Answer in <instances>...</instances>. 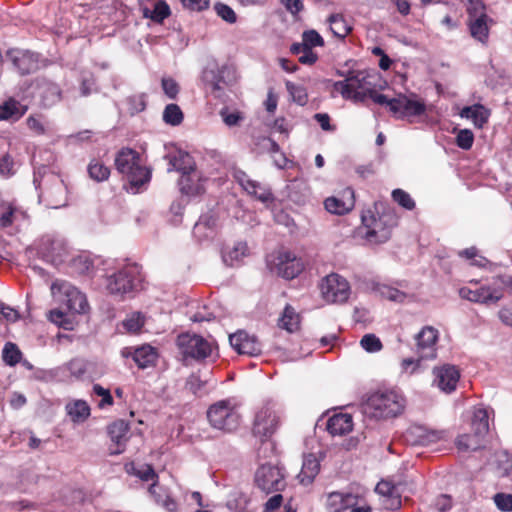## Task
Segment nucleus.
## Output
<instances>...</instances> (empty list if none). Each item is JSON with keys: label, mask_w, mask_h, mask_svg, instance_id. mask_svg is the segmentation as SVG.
<instances>
[{"label": "nucleus", "mask_w": 512, "mask_h": 512, "mask_svg": "<svg viewBox=\"0 0 512 512\" xmlns=\"http://www.w3.org/2000/svg\"><path fill=\"white\" fill-rule=\"evenodd\" d=\"M362 225L358 228V235L370 245L382 244L391 237L396 218L392 212L373 213L368 210L361 216Z\"/></svg>", "instance_id": "nucleus-1"}, {"label": "nucleus", "mask_w": 512, "mask_h": 512, "mask_svg": "<svg viewBox=\"0 0 512 512\" xmlns=\"http://www.w3.org/2000/svg\"><path fill=\"white\" fill-rule=\"evenodd\" d=\"M33 183L36 189L43 188L39 195L40 201H45L51 208H60L66 204V187L59 176L50 171V167L41 164L34 168Z\"/></svg>", "instance_id": "nucleus-2"}, {"label": "nucleus", "mask_w": 512, "mask_h": 512, "mask_svg": "<svg viewBox=\"0 0 512 512\" xmlns=\"http://www.w3.org/2000/svg\"><path fill=\"white\" fill-rule=\"evenodd\" d=\"M333 90L354 103H364L368 98L374 102L375 95H381L364 71L351 72L344 80L334 82Z\"/></svg>", "instance_id": "nucleus-3"}, {"label": "nucleus", "mask_w": 512, "mask_h": 512, "mask_svg": "<svg viewBox=\"0 0 512 512\" xmlns=\"http://www.w3.org/2000/svg\"><path fill=\"white\" fill-rule=\"evenodd\" d=\"M404 407V397L394 390L374 392L363 404L364 413L377 419L396 417L402 413Z\"/></svg>", "instance_id": "nucleus-4"}, {"label": "nucleus", "mask_w": 512, "mask_h": 512, "mask_svg": "<svg viewBox=\"0 0 512 512\" xmlns=\"http://www.w3.org/2000/svg\"><path fill=\"white\" fill-rule=\"evenodd\" d=\"M176 346L184 361H203L211 357L217 349L214 341L194 333H182L178 335Z\"/></svg>", "instance_id": "nucleus-5"}, {"label": "nucleus", "mask_w": 512, "mask_h": 512, "mask_svg": "<svg viewBox=\"0 0 512 512\" xmlns=\"http://www.w3.org/2000/svg\"><path fill=\"white\" fill-rule=\"evenodd\" d=\"M179 174L178 185L183 195L188 197L198 196L204 193V181L196 162H168L167 172Z\"/></svg>", "instance_id": "nucleus-6"}, {"label": "nucleus", "mask_w": 512, "mask_h": 512, "mask_svg": "<svg viewBox=\"0 0 512 512\" xmlns=\"http://www.w3.org/2000/svg\"><path fill=\"white\" fill-rule=\"evenodd\" d=\"M374 102L379 105L387 106L390 112L399 119L421 116L426 111L425 103L418 100L416 96L411 98L400 94L395 98L389 99L384 94L375 95Z\"/></svg>", "instance_id": "nucleus-7"}, {"label": "nucleus", "mask_w": 512, "mask_h": 512, "mask_svg": "<svg viewBox=\"0 0 512 512\" xmlns=\"http://www.w3.org/2000/svg\"><path fill=\"white\" fill-rule=\"evenodd\" d=\"M140 283L141 277L138 266L127 265L107 277L106 288L113 295L123 296L136 290Z\"/></svg>", "instance_id": "nucleus-8"}, {"label": "nucleus", "mask_w": 512, "mask_h": 512, "mask_svg": "<svg viewBox=\"0 0 512 512\" xmlns=\"http://www.w3.org/2000/svg\"><path fill=\"white\" fill-rule=\"evenodd\" d=\"M53 297L73 313H86L89 305L86 296L66 281H55L51 285Z\"/></svg>", "instance_id": "nucleus-9"}, {"label": "nucleus", "mask_w": 512, "mask_h": 512, "mask_svg": "<svg viewBox=\"0 0 512 512\" xmlns=\"http://www.w3.org/2000/svg\"><path fill=\"white\" fill-rule=\"evenodd\" d=\"M280 413L279 405L276 402L266 401L256 412L253 433L265 439L271 437L280 425Z\"/></svg>", "instance_id": "nucleus-10"}, {"label": "nucleus", "mask_w": 512, "mask_h": 512, "mask_svg": "<svg viewBox=\"0 0 512 512\" xmlns=\"http://www.w3.org/2000/svg\"><path fill=\"white\" fill-rule=\"evenodd\" d=\"M207 418L213 428L225 432L234 431L239 424V415L229 400H221L211 405Z\"/></svg>", "instance_id": "nucleus-11"}, {"label": "nucleus", "mask_w": 512, "mask_h": 512, "mask_svg": "<svg viewBox=\"0 0 512 512\" xmlns=\"http://www.w3.org/2000/svg\"><path fill=\"white\" fill-rule=\"evenodd\" d=\"M6 58L22 76L35 73L49 64L48 59L44 58L41 54L19 48L7 50Z\"/></svg>", "instance_id": "nucleus-12"}, {"label": "nucleus", "mask_w": 512, "mask_h": 512, "mask_svg": "<svg viewBox=\"0 0 512 512\" xmlns=\"http://www.w3.org/2000/svg\"><path fill=\"white\" fill-rule=\"evenodd\" d=\"M322 298L331 304L345 303L351 294L349 282L337 273L325 276L320 283Z\"/></svg>", "instance_id": "nucleus-13"}, {"label": "nucleus", "mask_w": 512, "mask_h": 512, "mask_svg": "<svg viewBox=\"0 0 512 512\" xmlns=\"http://www.w3.org/2000/svg\"><path fill=\"white\" fill-rule=\"evenodd\" d=\"M116 168L127 180L128 191L134 194L150 182L152 169L143 162H116Z\"/></svg>", "instance_id": "nucleus-14"}, {"label": "nucleus", "mask_w": 512, "mask_h": 512, "mask_svg": "<svg viewBox=\"0 0 512 512\" xmlns=\"http://www.w3.org/2000/svg\"><path fill=\"white\" fill-rule=\"evenodd\" d=\"M255 483L267 494L281 491L286 486L284 470L277 465L263 464L255 473Z\"/></svg>", "instance_id": "nucleus-15"}, {"label": "nucleus", "mask_w": 512, "mask_h": 512, "mask_svg": "<svg viewBox=\"0 0 512 512\" xmlns=\"http://www.w3.org/2000/svg\"><path fill=\"white\" fill-rule=\"evenodd\" d=\"M228 73L229 67L227 65H220L215 60L209 61L201 75L205 90L215 98H220L226 85L225 77Z\"/></svg>", "instance_id": "nucleus-16"}, {"label": "nucleus", "mask_w": 512, "mask_h": 512, "mask_svg": "<svg viewBox=\"0 0 512 512\" xmlns=\"http://www.w3.org/2000/svg\"><path fill=\"white\" fill-rule=\"evenodd\" d=\"M328 512H372L371 507L357 494L332 492L327 501Z\"/></svg>", "instance_id": "nucleus-17"}, {"label": "nucleus", "mask_w": 512, "mask_h": 512, "mask_svg": "<svg viewBox=\"0 0 512 512\" xmlns=\"http://www.w3.org/2000/svg\"><path fill=\"white\" fill-rule=\"evenodd\" d=\"M35 249L39 258L54 266L61 264L67 254L65 242L48 235L36 243Z\"/></svg>", "instance_id": "nucleus-18"}, {"label": "nucleus", "mask_w": 512, "mask_h": 512, "mask_svg": "<svg viewBox=\"0 0 512 512\" xmlns=\"http://www.w3.org/2000/svg\"><path fill=\"white\" fill-rule=\"evenodd\" d=\"M270 270L285 279H293L303 270L301 259L291 252H279L272 260H268Z\"/></svg>", "instance_id": "nucleus-19"}, {"label": "nucleus", "mask_w": 512, "mask_h": 512, "mask_svg": "<svg viewBox=\"0 0 512 512\" xmlns=\"http://www.w3.org/2000/svg\"><path fill=\"white\" fill-rule=\"evenodd\" d=\"M459 295L461 298L471 302L486 305L495 304L503 297L501 289L495 284L475 288L462 287L459 290Z\"/></svg>", "instance_id": "nucleus-20"}, {"label": "nucleus", "mask_w": 512, "mask_h": 512, "mask_svg": "<svg viewBox=\"0 0 512 512\" xmlns=\"http://www.w3.org/2000/svg\"><path fill=\"white\" fill-rule=\"evenodd\" d=\"M438 340V331L431 327L426 326L416 334L415 351L420 359H434L436 357V343Z\"/></svg>", "instance_id": "nucleus-21"}, {"label": "nucleus", "mask_w": 512, "mask_h": 512, "mask_svg": "<svg viewBox=\"0 0 512 512\" xmlns=\"http://www.w3.org/2000/svg\"><path fill=\"white\" fill-rule=\"evenodd\" d=\"M229 342L238 354L254 357L262 353V345L257 337L245 331H238L230 335Z\"/></svg>", "instance_id": "nucleus-22"}, {"label": "nucleus", "mask_w": 512, "mask_h": 512, "mask_svg": "<svg viewBox=\"0 0 512 512\" xmlns=\"http://www.w3.org/2000/svg\"><path fill=\"white\" fill-rule=\"evenodd\" d=\"M434 380L433 384L437 386L442 392L447 394L453 392L460 378L459 370L450 364L434 367L433 369Z\"/></svg>", "instance_id": "nucleus-23"}, {"label": "nucleus", "mask_w": 512, "mask_h": 512, "mask_svg": "<svg viewBox=\"0 0 512 512\" xmlns=\"http://www.w3.org/2000/svg\"><path fill=\"white\" fill-rule=\"evenodd\" d=\"M234 177L248 194L254 196L262 203L268 204L274 200L270 188L255 180H252L245 172L235 171Z\"/></svg>", "instance_id": "nucleus-24"}, {"label": "nucleus", "mask_w": 512, "mask_h": 512, "mask_svg": "<svg viewBox=\"0 0 512 512\" xmlns=\"http://www.w3.org/2000/svg\"><path fill=\"white\" fill-rule=\"evenodd\" d=\"M121 355L124 358L131 357L140 369L154 365L158 357L156 349L148 344L137 348L126 347L121 351Z\"/></svg>", "instance_id": "nucleus-25"}, {"label": "nucleus", "mask_w": 512, "mask_h": 512, "mask_svg": "<svg viewBox=\"0 0 512 512\" xmlns=\"http://www.w3.org/2000/svg\"><path fill=\"white\" fill-rule=\"evenodd\" d=\"M445 436L444 431L430 430L421 425L411 426L406 433L407 440L413 445L427 446L438 442Z\"/></svg>", "instance_id": "nucleus-26"}, {"label": "nucleus", "mask_w": 512, "mask_h": 512, "mask_svg": "<svg viewBox=\"0 0 512 512\" xmlns=\"http://www.w3.org/2000/svg\"><path fill=\"white\" fill-rule=\"evenodd\" d=\"M129 429V424L124 420H117L108 426V435L115 444V448H109L110 455H119L125 451Z\"/></svg>", "instance_id": "nucleus-27"}, {"label": "nucleus", "mask_w": 512, "mask_h": 512, "mask_svg": "<svg viewBox=\"0 0 512 512\" xmlns=\"http://www.w3.org/2000/svg\"><path fill=\"white\" fill-rule=\"evenodd\" d=\"M354 203V191L351 188H346L342 197H328L324 201V207L331 214L344 215L352 210Z\"/></svg>", "instance_id": "nucleus-28"}, {"label": "nucleus", "mask_w": 512, "mask_h": 512, "mask_svg": "<svg viewBox=\"0 0 512 512\" xmlns=\"http://www.w3.org/2000/svg\"><path fill=\"white\" fill-rule=\"evenodd\" d=\"M35 83L37 94L45 107H50L60 101L61 89L56 83L45 78H39Z\"/></svg>", "instance_id": "nucleus-29"}, {"label": "nucleus", "mask_w": 512, "mask_h": 512, "mask_svg": "<svg viewBox=\"0 0 512 512\" xmlns=\"http://www.w3.org/2000/svg\"><path fill=\"white\" fill-rule=\"evenodd\" d=\"M167 153L163 157L164 160H197L199 158H211L214 159L219 156V153L216 150H205V154H201L200 151H192L189 152L185 149H182L176 144H171L166 147Z\"/></svg>", "instance_id": "nucleus-30"}, {"label": "nucleus", "mask_w": 512, "mask_h": 512, "mask_svg": "<svg viewBox=\"0 0 512 512\" xmlns=\"http://www.w3.org/2000/svg\"><path fill=\"white\" fill-rule=\"evenodd\" d=\"M494 21L490 17L467 20V27L471 37L483 46L489 42L490 28Z\"/></svg>", "instance_id": "nucleus-31"}, {"label": "nucleus", "mask_w": 512, "mask_h": 512, "mask_svg": "<svg viewBox=\"0 0 512 512\" xmlns=\"http://www.w3.org/2000/svg\"><path fill=\"white\" fill-rule=\"evenodd\" d=\"M459 115L471 120L475 127L482 128L488 122L491 111L482 104H473L463 107Z\"/></svg>", "instance_id": "nucleus-32"}, {"label": "nucleus", "mask_w": 512, "mask_h": 512, "mask_svg": "<svg viewBox=\"0 0 512 512\" xmlns=\"http://www.w3.org/2000/svg\"><path fill=\"white\" fill-rule=\"evenodd\" d=\"M248 255V246L245 242H237L232 247L227 246L222 250V261L228 267H237L242 264Z\"/></svg>", "instance_id": "nucleus-33"}, {"label": "nucleus", "mask_w": 512, "mask_h": 512, "mask_svg": "<svg viewBox=\"0 0 512 512\" xmlns=\"http://www.w3.org/2000/svg\"><path fill=\"white\" fill-rule=\"evenodd\" d=\"M353 420L349 414H336L328 419L327 430L333 436H343L352 431Z\"/></svg>", "instance_id": "nucleus-34"}, {"label": "nucleus", "mask_w": 512, "mask_h": 512, "mask_svg": "<svg viewBox=\"0 0 512 512\" xmlns=\"http://www.w3.org/2000/svg\"><path fill=\"white\" fill-rule=\"evenodd\" d=\"M320 471V461L314 454L304 455L302 468L298 474L301 484L309 485Z\"/></svg>", "instance_id": "nucleus-35"}, {"label": "nucleus", "mask_w": 512, "mask_h": 512, "mask_svg": "<svg viewBox=\"0 0 512 512\" xmlns=\"http://www.w3.org/2000/svg\"><path fill=\"white\" fill-rule=\"evenodd\" d=\"M216 230V219L211 214L202 215L193 227V235L199 241L210 239Z\"/></svg>", "instance_id": "nucleus-36"}, {"label": "nucleus", "mask_w": 512, "mask_h": 512, "mask_svg": "<svg viewBox=\"0 0 512 512\" xmlns=\"http://www.w3.org/2000/svg\"><path fill=\"white\" fill-rule=\"evenodd\" d=\"M141 11L144 18L150 19L157 24H162L171 15L170 6L164 0L156 1L153 9L143 7Z\"/></svg>", "instance_id": "nucleus-37"}, {"label": "nucleus", "mask_w": 512, "mask_h": 512, "mask_svg": "<svg viewBox=\"0 0 512 512\" xmlns=\"http://www.w3.org/2000/svg\"><path fill=\"white\" fill-rule=\"evenodd\" d=\"M327 22L334 37L344 40L352 31V26L347 22L343 14H331Z\"/></svg>", "instance_id": "nucleus-38"}, {"label": "nucleus", "mask_w": 512, "mask_h": 512, "mask_svg": "<svg viewBox=\"0 0 512 512\" xmlns=\"http://www.w3.org/2000/svg\"><path fill=\"white\" fill-rule=\"evenodd\" d=\"M19 215L24 217L25 213L15 207L13 203L0 198V228L11 226Z\"/></svg>", "instance_id": "nucleus-39"}, {"label": "nucleus", "mask_w": 512, "mask_h": 512, "mask_svg": "<svg viewBox=\"0 0 512 512\" xmlns=\"http://www.w3.org/2000/svg\"><path fill=\"white\" fill-rule=\"evenodd\" d=\"M65 410L75 423L84 422L90 416V407L84 400H75L66 404Z\"/></svg>", "instance_id": "nucleus-40"}, {"label": "nucleus", "mask_w": 512, "mask_h": 512, "mask_svg": "<svg viewBox=\"0 0 512 512\" xmlns=\"http://www.w3.org/2000/svg\"><path fill=\"white\" fill-rule=\"evenodd\" d=\"M26 112V107L15 99H9L0 105V120H18Z\"/></svg>", "instance_id": "nucleus-41"}, {"label": "nucleus", "mask_w": 512, "mask_h": 512, "mask_svg": "<svg viewBox=\"0 0 512 512\" xmlns=\"http://www.w3.org/2000/svg\"><path fill=\"white\" fill-rule=\"evenodd\" d=\"M473 434L477 437H484L489 430V415L485 408H477L472 418Z\"/></svg>", "instance_id": "nucleus-42"}, {"label": "nucleus", "mask_w": 512, "mask_h": 512, "mask_svg": "<svg viewBox=\"0 0 512 512\" xmlns=\"http://www.w3.org/2000/svg\"><path fill=\"white\" fill-rule=\"evenodd\" d=\"M299 323V315L296 313L295 309L290 305H286L278 320V326L281 329H285L286 331L293 333L299 328Z\"/></svg>", "instance_id": "nucleus-43"}, {"label": "nucleus", "mask_w": 512, "mask_h": 512, "mask_svg": "<svg viewBox=\"0 0 512 512\" xmlns=\"http://www.w3.org/2000/svg\"><path fill=\"white\" fill-rule=\"evenodd\" d=\"M374 289L382 298L397 303L404 302L407 297L405 292L386 284H377Z\"/></svg>", "instance_id": "nucleus-44"}, {"label": "nucleus", "mask_w": 512, "mask_h": 512, "mask_svg": "<svg viewBox=\"0 0 512 512\" xmlns=\"http://www.w3.org/2000/svg\"><path fill=\"white\" fill-rule=\"evenodd\" d=\"M184 115L181 108L174 103L166 105L163 111V121L171 126H178L183 122Z\"/></svg>", "instance_id": "nucleus-45"}, {"label": "nucleus", "mask_w": 512, "mask_h": 512, "mask_svg": "<svg viewBox=\"0 0 512 512\" xmlns=\"http://www.w3.org/2000/svg\"><path fill=\"white\" fill-rule=\"evenodd\" d=\"M127 104L128 112L131 115L138 114L146 109L147 106V94L138 93L128 96L125 100Z\"/></svg>", "instance_id": "nucleus-46"}, {"label": "nucleus", "mask_w": 512, "mask_h": 512, "mask_svg": "<svg viewBox=\"0 0 512 512\" xmlns=\"http://www.w3.org/2000/svg\"><path fill=\"white\" fill-rule=\"evenodd\" d=\"M286 89L292 100L300 106H304L308 102L307 89L302 85H297L291 81L285 82Z\"/></svg>", "instance_id": "nucleus-47"}, {"label": "nucleus", "mask_w": 512, "mask_h": 512, "mask_svg": "<svg viewBox=\"0 0 512 512\" xmlns=\"http://www.w3.org/2000/svg\"><path fill=\"white\" fill-rule=\"evenodd\" d=\"M481 439L482 437H477L475 434H463L458 436L456 440V446L459 451H469V450H477L481 447Z\"/></svg>", "instance_id": "nucleus-48"}, {"label": "nucleus", "mask_w": 512, "mask_h": 512, "mask_svg": "<svg viewBox=\"0 0 512 512\" xmlns=\"http://www.w3.org/2000/svg\"><path fill=\"white\" fill-rule=\"evenodd\" d=\"M22 353L19 350L18 346L12 342H7L4 345L2 351L3 361L9 366H15L21 360Z\"/></svg>", "instance_id": "nucleus-49"}, {"label": "nucleus", "mask_w": 512, "mask_h": 512, "mask_svg": "<svg viewBox=\"0 0 512 512\" xmlns=\"http://www.w3.org/2000/svg\"><path fill=\"white\" fill-rule=\"evenodd\" d=\"M87 170L89 176L97 182L105 181L110 176V168L104 162H90Z\"/></svg>", "instance_id": "nucleus-50"}, {"label": "nucleus", "mask_w": 512, "mask_h": 512, "mask_svg": "<svg viewBox=\"0 0 512 512\" xmlns=\"http://www.w3.org/2000/svg\"><path fill=\"white\" fill-rule=\"evenodd\" d=\"M59 370H65L76 379H80L86 373V362L81 358H74L60 367Z\"/></svg>", "instance_id": "nucleus-51"}, {"label": "nucleus", "mask_w": 512, "mask_h": 512, "mask_svg": "<svg viewBox=\"0 0 512 512\" xmlns=\"http://www.w3.org/2000/svg\"><path fill=\"white\" fill-rule=\"evenodd\" d=\"M467 20L489 17L482 0H469L467 5Z\"/></svg>", "instance_id": "nucleus-52"}, {"label": "nucleus", "mask_w": 512, "mask_h": 512, "mask_svg": "<svg viewBox=\"0 0 512 512\" xmlns=\"http://www.w3.org/2000/svg\"><path fill=\"white\" fill-rule=\"evenodd\" d=\"M134 475L139 477L143 481H153V483L150 485L148 491L150 494H155V487H156V481L157 475L151 465H145L144 467L140 469L134 470Z\"/></svg>", "instance_id": "nucleus-53"}, {"label": "nucleus", "mask_w": 512, "mask_h": 512, "mask_svg": "<svg viewBox=\"0 0 512 512\" xmlns=\"http://www.w3.org/2000/svg\"><path fill=\"white\" fill-rule=\"evenodd\" d=\"M144 325V316L140 312H133L123 321V327L132 333L138 332Z\"/></svg>", "instance_id": "nucleus-54"}, {"label": "nucleus", "mask_w": 512, "mask_h": 512, "mask_svg": "<svg viewBox=\"0 0 512 512\" xmlns=\"http://www.w3.org/2000/svg\"><path fill=\"white\" fill-rule=\"evenodd\" d=\"M214 10L218 17L229 24H234L237 21L235 11L227 4L217 2L214 4Z\"/></svg>", "instance_id": "nucleus-55"}, {"label": "nucleus", "mask_w": 512, "mask_h": 512, "mask_svg": "<svg viewBox=\"0 0 512 512\" xmlns=\"http://www.w3.org/2000/svg\"><path fill=\"white\" fill-rule=\"evenodd\" d=\"M392 199L406 210H412L415 208V201L412 199L410 194L402 189H394L392 191Z\"/></svg>", "instance_id": "nucleus-56"}, {"label": "nucleus", "mask_w": 512, "mask_h": 512, "mask_svg": "<svg viewBox=\"0 0 512 512\" xmlns=\"http://www.w3.org/2000/svg\"><path fill=\"white\" fill-rule=\"evenodd\" d=\"M360 345L365 351L369 353L378 352L382 349V343L380 339L374 334L364 335L360 341Z\"/></svg>", "instance_id": "nucleus-57"}, {"label": "nucleus", "mask_w": 512, "mask_h": 512, "mask_svg": "<svg viewBox=\"0 0 512 512\" xmlns=\"http://www.w3.org/2000/svg\"><path fill=\"white\" fill-rule=\"evenodd\" d=\"M497 457V470L500 476H507L512 470V459L506 452H501L496 455Z\"/></svg>", "instance_id": "nucleus-58"}, {"label": "nucleus", "mask_w": 512, "mask_h": 512, "mask_svg": "<svg viewBox=\"0 0 512 512\" xmlns=\"http://www.w3.org/2000/svg\"><path fill=\"white\" fill-rule=\"evenodd\" d=\"M302 40L305 45L313 47H322L324 40L322 36L316 30H307L302 34Z\"/></svg>", "instance_id": "nucleus-59"}, {"label": "nucleus", "mask_w": 512, "mask_h": 512, "mask_svg": "<svg viewBox=\"0 0 512 512\" xmlns=\"http://www.w3.org/2000/svg\"><path fill=\"white\" fill-rule=\"evenodd\" d=\"M161 86L165 95L170 99H175L179 93L178 83L171 77H163Z\"/></svg>", "instance_id": "nucleus-60"}, {"label": "nucleus", "mask_w": 512, "mask_h": 512, "mask_svg": "<svg viewBox=\"0 0 512 512\" xmlns=\"http://www.w3.org/2000/svg\"><path fill=\"white\" fill-rule=\"evenodd\" d=\"M496 507L503 512L512 511V495L497 493L493 497Z\"/></svg>", "instance_id": "nucleus-61"}, {"label": "nucleus", "mask_w": 512, "mask_h": 512, "mask_svg": "<svg viewBox=\"0 0 512 512\" xmlns=\"http://www.w3.org/2000/svg\"><path fill=\"white\" fill-rule=\"evenodd\" d=\"M473 141V133L467 129L461 130L456 137V143L458 147L466 150L472 147Z\"/></svg>", "instance_id": "nucleus-62"}, {"label": "nucleus", "mask_w": 512, "mask_h": 512, "mask_svg": "<svg viewBox=\"0 0 512 512\" xmlns=\"http://www.w3.org/2000/svg\"><path fill=\"white\" fill-rule=\"evenodd\" d=\"M93 391L96 395L102 397L101 401L98 404L100 408H104L107 405L113 404V397L108 389H105L99 384H95L93 386Z\"/></svg>", "instance_id": "nucleus-63"}, {"label": "nucleus", "mask_w": 512, "mask_h": 512, "mask_svg": "<svg viewBox=\"0 0 512 512\" xmlns=\"http://www.w3.org/2000/svg\"><path fill=\"white\" fill-rule=\"evenodd\" d=\"M285 9L293 16L297 17L304 10V0H280Z\"/></svg>", "instance_id": "nucleus-64"}]
</instances>
